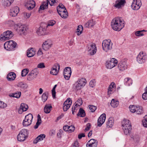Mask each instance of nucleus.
Masks as SVG:
<instances>
[{
    "instance_id": "28",
    "label": "nucleus",
    "mask_w": 147,
    "mask_h": 147,
    "mask_svg": "<svg viewBox=\"0 0 147 147\" xmlns=\"http://www.w3.org/2000/svg\"><path fill=\"white\" fill-rule=\"evenodd\" d=\"M16 78V75L14 72H10L7 75V78L9 81H13Z\"/></svg>"
},
{
    "instance_id": "32",
    "label": "nucleus",
    "mask_w": 147,
    "mask_h": 147,
    "mask_svg": "<svg viewBox=\"0 0 147 147\" xmlns=\"http://www.w3.org/2000/svg\"><path fill=\"white\" fill-rule=\"evenodd\" d=\"M52 108V107L51 104H46L45 107L44 111L47 114L49 113L51 111V109Z\"/></svg>"
},
{
    "instance_id": "29",
    "label": "nucleus",
    "mask_w": 147,
    "mask_h": 147,
    "mask_svg": "<svg viewBox=\"0 0 147 147\" xmlns=\"http://www.w3.org/2000/svg\"><path fill=\"white\" fill-rule=\"evenodd\" d=\"M114 124V120L113 118L110 117L108 119V121L107 123V127L109 128L112 127Z\"/></svg>"
},
{
    "instance_id": "53",
    "label": "nucleus",
    "mask_w": 147,
    "mask_h": 147,
    "mask_svg": "<svg viewBox=\"0 0 147 147\" xmlns=\"http://www.w3.org/2000/svg\"><path fill=\"white\" fill-rule=\"evenodd\" d=\"M136 112L137 114H141L143 113V110L142 108L137 107V109L136 110Z\"/></svg>"
},
{
    "instance_id": "17",
    "label": "nucleus",
    "mask_w": 147,
    "mask_h": 147,
    "mask_svg": "<svg viewBox=\"0 0 147 147\" xmlns=\"http://www.w3.org/2000/svg\"><path fill=\"white\" fill-rule=\"evenodd\" d=\"M19 8L17 6L12 7L10 10V15L12 17H15L19 12Z\"/></svg>"
},
{
    "instance_id": "54",
    "label": "nucleus",
    "mask_w": 147,
    "mask_h": 147,
    "mask_svg": "<svg viewBox=\"0 0 147 147\" xmlns=\"http://www.w3.org/2000/svg\"><path fill=\"white\" fill-rule=\"evenodd\" d=\"M142 31L141 30H139L136 32L135 33V35L137 36H144V34L142 33Z\"/></svg>"
},
{
    "instance_id": "50",
    "label": "nucleus",
    "mask_w": 147,
    "mask_h": 147,
    "mask_svg": "<svg viewBox=\"0 0 147 147\" xmlns=\"http://www.w3.org/2000/svg\"><path fill=\"white\" fill-rule=\"evenodd\" d=\"M90 109L91 112H94L97 109V107L93 105H89L88 106Z\"/></svg>"
},
{
    "instance_id": "23",
    "label": "nucleus",
    "mask_w": 147,
    "mask_h": 147,
    "mask_svg": "<svg viewBox=\"0 0 147 147\" xmlns=\"http://www.w3.org/2000/svg\"><path fill=\"white\" fill-rule=\"evenodd\" d=\"M26 6L29 10L32 9L35 6V3L33 0H28L26 3Z\"/></svg>"
},
{
    "instance_id": "10",
    "label": "nucleus",
    "mask_w": 147,
    "mask_h": 147,
    "mask_svg": "<svg viewBox=\"0 0 147 147\" xmlns=\"http://www.w3.org/2000/svg\"><path fill=\"white\" fill-rule=\"evenodd\" d=\"M33 119V116L32 114L29 113L26 115L25 119L23 121V125L25 127H27L31 124Z\"/></svg>"
},
{
    "instance_id": "5",
    "label": "nucleus",
    "mask_w": 147,
    "mask_h": 147,
    "mask_svg": "<svg viewBox=\"0 0 147 147\" xmlns=\"http://www.w3.org/2000/svg\"><path fill=\"white\" fill-rule=\"evenodd\" d=\"M17 43L13 40H9L6 42L4 45V49L8 51L15 50Z\"/></svg>"
},
{
    "instance_id": "4",
    "label": "nucleus",
    "mask_w": 147,
    "mask_h": 147,
    "mask_svg": "<svg viewBox=\"0 0 147 147\" xmlns=\"http://www.w3.org/2000/svg\"><path fill=\"white\" fill-rule=\"evenodd\" d=\"M113 45L110 40H105L103 41L102 43V49L105 52H107L112 49Z\"/></svg>"
},
{
    "instance_id": "7",
    "label": "nucleus",
    "mask_w": 147,
    "mask_h": 147,
    "mask_svg": "<svg viewBox=\"0 0 147 147\" xmlns=\"http://www.w3.org/2000/svg\"><path fill=\"white\" fill-rule=\"evenodd\" d=\"M147 59L146 53L143 51H141L137 55L136 57V61L139 63L142 64L146 61Z\"/></svg>"
},
{
    "instance_id": "63",
    "label": "nucleus",
    "mask_w": 147,
    "mask_h": 147,
    "mask_svg": "<svg viewBox=\"0 0 147 147\" xmlns=\"http://www.w3.org/2000/svg\"><path fill=\"white\" fill-rule=\"evenodd\" d=\"M37 67L39 68H43L45 67L44 63H43L39 64L37 66Z\"/></svg>"
},
{
    "instance_id": "59",
    "label": "nucleus",
    "mask_w": 147,
    "mask_h": 147,
    "mask_svg": "<svg viewBox=\"0 0 147 147\" xmlns=\"http://www.w3.org/2000/svg\"><path fill=\"white\" fill-rule=\"evenodd\" d=\"M7 23L10 27L13 26L15 24L14 22L12 20L8 21Z\"/></svg>"
},
{
    "instance_id": "26",
    "label": "nucleus",
    "mask_w": 147,
    "mask_h": 147,
    "mask_svg": "<svg viewBox=\"0 0 147 147\" xmlns=\"http://www.w3.org/2000/svg\"><path fill=\"white\" fill-rule=\"evenodd\" d=\"M125 3V0H119L115 1L114 7L117 8H120L122 6L124 5Z\"/></svg>"
},
{
    "instance_id": "35",
    "label": "nucleus",
    "mask_w": 147,
    "mask_h": 147,
    "mask_svg": "<svg viewBox=\"0 0 147 147\" xmlns=\"http://www.w3.org/2000/svg\"><path fill=\"white\" fill-rule=\"evenodd\" d=\"M95 24V23L93 21V20L92 19L88 21L87 23H86L85 26L86 27H92Z\"/></svg>"
},
{
    "instance_id": "57",
    "label": "nucleus",
    "mask_w": 147,
    "mask_h": 147,
    "mask_svg": "<svg viewBox=\"0 0 147 147\" xmlns=\"http://www.w3.org/2000/svg\"><path fill=\"white\" fill-rule=\"evenodd\" d=\"M78 105V106H80L81 105L82 103V101L81 98L78 99L76 102H75Z\"/></svg>"
},
{
    "instance_id": "22",
    "label": "nucleus",
    "mask_w": 147,
    "mask_h": 147,
    "mask_svg": "<svg viewBox=\"0 0 147 147\" xmlns=\"http://www.w3.org/2000/svg\"><path fill=\"white\" fill-rule=\"evenodd\" d=\"M116 86L114 82H112L109 85L107 93L108 95H110L113 93L115 90Z\"/></svg>"
},
{
    "instance_id": "34",
    "label": "nucleus",
    "mask_w": 147,
    "mask_h": 147,
    "mask_svg": "<svg viewBox=\"0 0 147 147\" xmlns=\"http://www.w3.org/2000/svg\"><path fill=\"white\" fill-rule=\"evenodd\" d=\"M124 82L126 86H129L132 84V81L131 78H127L125 79Z\"/></svg>"
},
{
    "instance_id": "12",
    "label": "nucleus",
    "mask_w": 147,
    "mask_h": 147,
    "mask_svg": "<svg viewBox=\"0 0 147 147\" xmlns=\"http://www.w3.org/2000/svg\"><path fill=\"white\" fill-rule=\"evenodd\" d=\"M117 63V60L114 58H112L106 62V66L108 69H111L115 66Z\"/></svg>"
},
{
    "instance_id": "24",
    "label": "nucleus",
    "mask_w": 147,
    "mask_h": 147,
    "mask_svg": "<svg viewBox=\"0 0 147 147\" xmlns=\"http://www.w3.org/2000/svg\"><path fill=\"white\" fill-rule=\"evenodd\" d=\"M98 143L96 140L92 139L87 142L86 146L87 147H96Z\"/></svg>"
},
{
    "instance_id": "56",
    "label": "nucleus",
    "mask_w": 147,
    "mask_h": 147,
    "mask_svg": "<svg viewBox=\"0 0 147 147\" xmlns=\"http://www.w3.org/2000/svg\"><path fill=\"white\" fill-rule=\"evenodd\" d=\"M96 81L95 80H91L89 83V85L90 87L93 88L95 85Z\"/></svg>"
},
{
    "instance_id": "49",
    "label": "nucleus",
    "mask_w": 147,
    "mask_h": 147,
    "mask_svg": "<svg viewBox=\"0 0 147 147\" xmlns=\"http://www.w3.org/2000/svg\"><path fill=\"white\" fill-rule=\"evenodd\" d=\"M7 106V105L6 103L0 100V109H4Z\"/></svg>"
},
{
    "instance_id": "46",
    "label": "nucleus",
    "mask_w": 147,
    "mask_h": 147,
    "mask_svg": "<svg viewBox=\"0 0 147 147\" xmlns=\"http://www.w3.org/2000/svg\"><path fill=\"white\" fill-rule=\"evenodd\" d=\"M29 72V70L28 69H23L21 72V76L22 77L26 76Z\"/></svg>"
},
{
    "instance_id": "37",
    "label": "nucleus",
    "mask_w": 147,
    "mask_h": 147,
    "mask_svg": "<svg viewBox=\"0 0 147 147\" xmlns=\"http://www.w3.org/2000/svg\"><path fill=\"white\" fill-rule=\"evenodd\" d=\"M48 92H46L43 93L42 96V100L43 102H45L47 100L48 98Z\"/></svg>"
},
{
    "instance_id": "6",
    "label": "nucleus",
    "mask_w": 147,
    "mask_h": 147,
    "mask_svg": "<svg viewBox=\"0 0 147 147\" xmlns=\"http://www.w3.org/2000/svg\"><path fill=\"white\" fill-rule=\"evenodd\" d=\"M28 130L25 129H22L17 136L18 140L20 142L24 141L28 137Z\"/></svg>"
},
{
    "instance_id": "30",
    "label": "nucleus",
    "mask_w": 147,
    "mask_h": 147,
    "mask_svg": "<svg viewBox=\"0 0 147 147\" xmlns=\"http://www.w3.org/2000/svg\"><path fill=\"white\" fill-rule=\"evenodd\" d=\"M46 136L45 134H42L38 136L33 141V143L36 144L38 142L43 140L45 138Z\"/></svg>"
},
{
    "instance_id": "14",
    "label": "nucleus",
    "mask_w": 147,
    "mask_h": 147,
    "mask_svg": "<svg viewBox=\"0 0 147 147\" xmlns=\"http://www.w3.org/2000/svg\"><path fill=\"white\" fill-rule=\"evenodd\" d=\"M141 5L140 0H133L131 7L134 10H138L140 8Z\"/></svg>"
},
{
    "instance_id": "2",
    "label": "nucleus",
    "mask_w": 147,
    "mask_h": 147,
    "mask_svg": "<svg viewBox=\"0 0 147 147\" xmlns=\"http://www.w3.org/2000/svg\"><path fill=\"white\" fill-rule=\"evenodd\" d=\"M86 81L85 79H79L73 85V88L75 91H77L81 89L82 87L85 86Z\"/></svg>"
},
{
    "instance_id": "3",
    "label": "nucleus",
    "mask_w": 147,
    "mask_h": 147,
    "mask_svg": "<svg viewBox=\"0 0 147 147\" xmlns=\"http://www.w3.org/2000/svg\"><path fill=\"white\" fill-rule=\"evenodd\" d=\"M122 126L124 134L126 135L129 134L131 129L129 121L126 119H123L122 121Z\"/></svg>"
},
{
    "instance_id": "45",
    "label": "nucleus",
    "mask_w": 147,
    "mask_h": 147,
    "mask_svg": "<svg viewBox=\"0 0 147 147\" xmlns=\"http://www.w3.org/2000/svg\"><path fill=\"white\" fill-rule=\"evenodd\" d=\"M59 15L61 16V17L63 18H66L68 16V13L67 11H65V12H60L58 13Z\"/></svg>"
},
{
    "instance_id": "21",
    "label": "nucleus",
    "mask_w": 147,
    "mask_h": 147,
    "mask_svg": "<svg viewBox=\"0 0 147 147\" xmlns=\"http://www.w3.org/2000/svg\"><path fill=\"white\" fill-rule=\"evenodd\" d=\"M27 28L24 25H19L18 26L17 30L20 34H23L26 33Z\"/></svg>"
},
{
    "instance_id": "25",
    "label": "nucleus",
    "mask_w": 147,
    "mask_h": 147,
    "mask_svg": "<svg viewBox=\"0 0 147 147\" xmlns=\"http://www.w3.org/2000/svg\"><path fill=\"white\" fill-rule=\"evenodd\" d=\"M28 108V105L24 103H21L18 110V113L20 114L22 113L23 112L26 111Z\"/></svg>"
},
{
    "instance_id": "60",
    "label": "nucleus",
    "mask_w": 147,
    "mask_h": 147,
    "mask_svg": "<svg viewBox=\"0 0 147 147\" xmlns=\"http://www.w3.org/2000/svg\"><path fill=\"white\" fill-rule=\"evenodd\" d=\"M75 129V127L71 125L69 126V128H68V131L69 132H72Z\"/></svg>"
},
{
    "instance_id": "41",
    "label": "nucleus",
    "mask_w": 147,
    "mask_h": 147,
    "mask_svg": "<svg viewBox=\"0 0 147 147\" xmlns=\"http://www.w3.org/2000/svg\"><path fill=\"white\" fill-rule=\"evenodd\" d=\"M3 1V5L6 6H9L12 3V2L10 1L9 0H2Z\"/></svg>"
},
{
    "instance_id": "9",
    "label": "nucleus",
    "mask_w": 147,
    "mask_h": 147,
    "mask_svg": "<svg viewBox=\"0 0 147 147\" xmlns=\"http://www.w3.org/2000/svg\"><path fill=\"white\" fill-rule=\"evenodd\" d=\"M87 51L90 55H94L97 51V48L95 44L92 43L88 45L87 46Z\"/></svg>"
},
{
    "instance_id": "61",
    "label": "nucleus",
    "mask_w": 147,
    "mask_h": 147,
    "mask_svg": "<svg viewBox=\"0 0 147 147\" xmlns=\"http://www.w3.org/2000/svg\"><path fill=\"white\" fill-rule=\"evenodd\" d=\"M20 86L24 89H25L27 88V86L26 84H24L22 83H20Z\"/></svg>"
},
{
    "instance_id": "62",
    "label": "nucleus",
    "mask_w": 147,
    "mask_h": 147,
    "mask_svg": "<svg viewBox=\"0 0 147 147\" xmlns=\"http://www.w3.org/2000/svg\"><path fill=\"white\" fill-rule=\"evenodd\" d=\"M142 98L144 100H147V92H145L142 94Z\"/></svg>"
},
{
    "instance_id": "11",
    "label": "nucleus",
    "mask_w": 147,
    "mask_h": 147,
    "mask_svg": "<svg viewBox=\"0 0 147 147\" xmlns=\"http://www.w3.org/2000/svg\"><path fill=\"white\" fill-rule=\"evenodd\" d=\"M56 2L55 0H47V2H44L40 6L39 8V11L40 10H43L47 9L48 7V4L52 6L53 4Z\"/></svg>"
},
{
    "instance_id": "36",
    "label": "nucleus",
    "mask_w": 147,
    "mask_h": 147,
    "mask_svg": "<svg viewBox=\"0 0 147 147\" xmlns=\"http://www.w3.org/2000/svg\"><path fill=\"white\" fill-rule=\"evenodd\" d=\"M37 118V122L36 123V125L34 126V128L35 129H37L41 123V117L38 114V115Z\"/></svg>"
},
{
    "instance_id": "15",
    "label": "nucleus",
    "mask_w": 147,
    "mask_h": 147,
    "mask_svg": "<svg viewBox=\"0 0 147 147\" xmlns=\"http://www.w3.org/2000/svg\"><path fill=\"white\" fill-rule=\"evenodd\" d=\"M38 74V68H34L28 74V76H29L28 78V79L30 80H33L36 77Z\"/></svg>"
},
{
    "instance_id": "38",
    "label": "nucleus",
    "mask_w": 147,
    "mask_h": 147,
    "mask_svg": "<svg viewBox=\"0 0 147 147\" xmlns=\"http://www.w3.org/2000/svg\"><path fill=\"white\" fill-rule=\"evenodd\" d=\"M119 105V102L117 100H115L114 99H113L111 101V106L114 107H117Z\"/></svg>"
},
{
    "instance_id": "64",
    "label": "nucleus",
    "mask_w": 147,
    "mask_h": 147,
    "mask_svg": "<svg viewBox=\"0 0 147 147\" xmlns=\"http://www.w3.org/2000/svg\"><path fill=\"white\" fill-rule=\"evenodd\" d=\"M91 124L90 123H88L86 125V127L85 128L84 130L85 131L88 130L90 128Z\"/></svg>"
},
{
    "instance_id": "8",
    "label": "nucleus",
    "mask_w": 147,
    "mask_h": 147,
    "mask_svg": "<svg viewBox=\"0 0 147 147\" xmlns=\"http://www.w3.org/2000/svg\"><path fill=\"white\" fill-rule=\"evenodd\" d=\"M13 34L11 31H7L0 35V40L4 41L10 39L13 36Z\"/></svg>"
},
{
    "instance_id": "42",
    "label": "nucleus",
    "mask_w": 147,
    "mask_h": 147,
    "mask_svg": "<svg viewBox=\"0 0 147 147\" xmlns=\"http://www.w3.org/2000/svg\"><path fill=\"white\" fill-rule=\"evenodd\" d=\"M137 107L133 105H131L129 107V108L130 111L132 113L136 112V110L137 109Z\"/></svg>"
},
{
    "instance_id": "16",
    "label": "nucleus",
    "mask_w": 147,
    "mask_h": 147,
    "mask_svg": "<svg viewBox=\"0 0 147 147\" xmlns=\"http://www.w3.org/2000/svg\"><path fill=\"white\" fill-rule=\"evenodd\" d=\"M71 74V69L70 67H67L64 70L63 75L64 78L67 80H69Z\"/></svg>"
},
{
    "instance_id": "43",
    "label": "nucleus",
    "mask_w": 147,
    "mask_h": 147,
    "mask_svg": "<svg viewBox=\"0 0 147 147\" xmlns=\"http://www.w3.org/2000/svg\"><path fill=\"white\" fill-rule=\"evenodd\" d=\"M21 93L20 92H17L16 93L12 94L11 96L17 98H19L21 95Z\"/></svg>"
},
{
    "instance_id": "31",
    "label": "nucleus",
    "mask_w": 147,
    "mask_h": 147,
    "mask_svg": "<svg viewBox=\"0 0 147 147\" xmlns=\"http://www.w3.org/2000/svg\"><path fill=\"white\" fill-rule=\"evenodd\" d=\"M35 54L34 49L32 48L29 49L27 50V55L29 57H33Z\"/></svg>"
},
{
    "instance_id": "33",
    "label": "nucleus",
    "mask_w": 147,
    "mask_h": 147,
    "mask_svg": "<svg viewBox=\"0 0 147 147\" xmlns=\"http://www.w3.org/2000/svg\"><path fill=\"white\" fill-rule=\"evenodd\" d=\"M45 28L40 26L36 31V33L38 35H44L45 34Z\"/></svg>"
},
{
    "instance_id": "40",
    "label": "nucleus",
    "mask_w": 147,
    "mask_h": 147,
    "mask_svg": "<svg viewBox=\"0 0 147 147\" xmlns=\"http://www.w3.org/2000/svg\"><path fill=\"white\" fill-rule=\"evenodd\" d=\"M77 115L79 116L82 117H84L85 115V113L84 110L82 108L80 109L79 111L77 114Z\"/></svg>"
},
{
    "instance_id": "58",
    "label": "nucleus",
    "mask_w": 147,
    "mask_h": 147,
    "mask_svg": "<svg viewBox=\"0 0 147 147\" xmlns=\"http://www.w3.org/2000/svg\"><path fill=\"white\" fill-rule=\"evenodd\" d=\"M55 23V22L54 20H50L48 22V26H53Z\"/></svg>"
},
{
    "instance_id": "48",
    "label": "nucleus",
    "mask_w": 147,
    "mask_h": 147,
    "mask_svg": "<svg viewBox=\"0 0 147 147\" xmlns=\"http://www.w3.org/2000/svg\"><path fill=\"white\" fill-rule=\"evenodd\" d=\"M143 125L145 127H147V116H146L142 120Z\"/></svg>"
},
{
    "instance_id": "18",
    "label": "nucleus",
    "mask_w": 147,
    "mask_h": 147,
    "mask_svg": "<svg viewBox=\"0 0 147 147\" xmlns=\"http://www.w3.org/2000/svg\"><path fill=\"white\" fill-rule=\"evenodd\" d=\"M60 68V66L58 64H55L53 66L50 71V74L54 75H57Z\"/></svg>"
},
{
    "instance_id": "27",
    "label": "nucleus",
    "mask_w": 147,
    "mask_h": 147,
    "mask_svg": "<svg viewBox=\"0 0 147 147\" xmlns=\"http://www.w3.org/2000/svg\"><path fill=\"white\" fill-rule=\"evenodd\" d=\"M57 11L58 13L67 11V10L64 6L62 4H60L57 7Z\"/></svg>"
},
{
    "instance_id": "1",
    "label": "nucleus",
    "mask_w": 147,
    "mask_h": 147,
    "mask_svg": "<svg viewBox=\"0 0 147 147\" xmlns=\"http://www.w3.org/2000/svg\"><path fill=\"white\" fill-rule=\"evenodd\" d=\"M111 25L113 30L119 31L123 28L125 24L123 20L121 18L117 17L112 20Z\"/></svg>"
},
{
    "instance_id": "44",
    "label": "nucleus",
    "mask_w": 147,
    "mask_h": 147,
    "mask_svg": "<svg viewBox=\"0 0 147 147\" xmlns=\"http://www.w3.org/2000/svg\"><path fill=\"white\" fill-rule=\"evenodd\" d=\"M59 15L61 16V17L63 18H66L68 16V13L67 11H65V12H60L58 13Z\"/></svg>"
},
{
    "instance_id": "39",
    "label": "nucleus",
    "mask_w": 147,
    "mask_h": 147,
    "mask_svg": "<svg viewBox=\"0 0 147 147\" xmlns=\"http://www.w3.org/2000/svg\"><path fill=\"white\" fill-rule=\"evenodd\" d=\"M83 30V27L81 25H79L77 29L76 33L78 36L80 35L82 33Z\"/></svg>"
},
{
    "instance_id": "51",
    "label": "nucleus",
    "mask_w": 147,
    "mask_h": 147,
    "mask_svg": "<svg viewBox=\"0 0 147 147\" xmlns=\"http://www.w3.org/2000/svg\"><path fill=\"white\" fill-rule=\"evenodd\" d=\"M78 107V105H77V104L75 103L74 106L72 107V113L73 115H74V112H76L77 110L78 109H76V108Z\"/></svg>"
},
{
    "instance_id": "19",
    "label": "nucleus",
    "mask_w": 147,
    "mask_h": 147,
    "mask_svg": "<svg viewBox=\"0 0 147 147\" xmlns=\"http://www.w3.org/2000/svg\"><path fill=\"white\" fill-rule=\"evenodd\" d=\"M127 67L126 62L123 60L120 61L118 65V68L120 71H123L127 68Z\"/></svg>"
},
{
    "instance_id": "52",
    "label": "nucleus",
    "mask_w": 147,
    "mask_h": 147,
    "mask_svg": "<svg viewBox=\"0 0 147 147\" xmlns=\"http://www.w3.org/2000/svg\"><path fill=\"white\" fill-rule=\"evenodd\" d=\"M57 86V85H55L53 87L52 90V96L53 98H55L56 95V92L55 91V88Z\"/></svg>"
},
{
    "instance_id": "20",
    "label": "nucleus",
    "mask_w": 147,
    "mask_h": 147,
    "mask_svg": "<svg viewBox=\"0 0 147 147\" xmlns=\"http://www.w3.org/2000/svg\"><path fill=\"white\" fill-rule=\"evenodd\" d=\"M106 118V115L103 113L100 115L98 120L97 125L100 127L104 123Z\"/></svg>"
},
{
    "instance_id": "47",
    "label": "nucleus",
    "mask_w": 147,
    "mask_h": 147,
    "mask_svg": "<svg viewBox=\"0 0 147 147\" xmlns=\"http://www.w3.org/2000/svg\"><path fill=\"white\" fill-rule=\"evenodd\" d=\"M64 106L63 107V109L64 111H66L70 107L71 105L70 104H68L66 102L64 103Z\"/></svg>"
},
{
    "instance_id": "13",
    "label": "nucleus",
    "mask_w": 147,
    "mask_h": 147,
    "mask_svg": "<svg viewBox=\"0 0 147 147\" xmlns=\"http://www.w3.org/2000/svg\"><path fill=\"white\" fill-rule=\"evenodd\" d=\"M53 43L51 40L48 39L43 43L42 47L44 50L47 51L51 47Z\"/></svg>"
},
{
    "instance_id": "55",
    "label": "nucleus",
    "mask_w": 147,
    "mask_h": 147,
    "mask_svg": "<svg viewBox=\"0 0 147 147\" xmlns=\"http://www.w3.org/2000/svg\"><path fill=\"white\" fill-rule=\"evenodd\" d=\"M24 17L26 19H27L30 18L31 16L30 13H28L26 12H24L23 13Z\"/></svg>"
}]
</instances>
